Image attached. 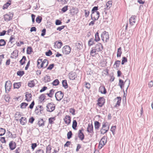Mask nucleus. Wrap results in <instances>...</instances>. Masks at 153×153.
<instances>
[{"label": "nucleus", "instance_id": "28", "mask_svg": "<svg viewBox=\"0 0 153 153\" xmlns=\"http://www.w3.org/2000/svg\"><path fill=\"white\" fill-rule=\"evenodd\" d=\"M95 50V49L94 48L90 52L91 55L92 56H94L95 54H97V52Z\"/></svg>", "mask_w": 153, "mask_h": 153}, {"label": "nucleus", "instance_id": "5", "mask_svg": "<svg viewBox=\"0 0 153 153\" xmlns=\"http://www.w3.org/2000/svg\"><path fill=\"white\" fill-rule=\"evenodd\" d=\"M100 16V13L98 11L93 12L92 13L91 19L92 20H97Z\"/></svg>", "mask_w": 153, "mask_h": 153}, {"label": "nucleus", "instance_id": "24", "mask_svg": "<svg viewBox=\"0 0 153 153\" xmlns=\"http://www.w3.org/2000/svg\"><path fill=\"white\" fill-rule=\"evenodd\" d=\"M62 45V43L61 41H56L55 43L54 46L58 48H60Z\"/></svg>", "mask_w": 153, "mask_h": 153}, {"label": "nucleus", "instance_id": "4", "mask_svg": "<svg viewBox=\"0 0 153 153\" xmlns=\"http://www.w3.org/2000/svg\"><path fill=\"white\" fill-rule=\"evenodd\" d=\"M126 82H128V85L126 88V90H127L130 84V80L129 79H127L125 80V82H124L121 79H119V85L120 86L121 89L123 87L124 84Z\"/></svg>", "mask_w": 153, "mask_h": 153}, {"label": "nucleus", "instance_id": "38", "mask_svg": "<svg viewBox=\"0 0 153 153\" xmlns=\"http://www.w3.org/2000/svg\"><path fill=\"white\" fill-rule=\"evenodd\" d=\"M5 132V130L2 128H0V136H2L4 135Z\"/></svg>", "mask_w": 153, "mask_h": 153}, {"label": "nucleus", "instance_id": "54", "mask_svg": "<svg viewBox=\"0 0 153 153\" xmlns=\"http://www.w3.org/2000/svg\"><path fill=\"white\" fill-rule=\"evenodd\" d=\"M127 58L125 57H123L121 62V64L122 65H123L125 63L127 62Z\"/></svg>", "mask_w": 153, "mask_h": 153}, {"label": "nucleus", "instance_id": "32", "mask_svg": "<svg viewBox=\"0 0 153 153\" xmlns=\"http://www.w3.org/2000/svg\"><path fill=\"white\" fill-rule=\"evenodd\" d=\"M77 126V123L76 120H74L73 122L72 127L74 130L76 129V127Z\"/></svg>", "mask_w": 153, "mask_h": 153}, {"label": "nucleus", "instance_id": "19", "mask_svg": "<svg viewBox=\"0 0 153 153\" xmlns=\"http://www.w3.org/2000/svg\"><path fill=\"white\" fill-rule=\"evenodd\" d=\"M48 64V60L45 59L42 62V63L41 64V67H42V68H45L47 66Z\"/></svg>", "mask_w": 153, "mask_h": 153}, {"label": "nucleus", "instance_id": "11", "mask_svg": "<svg viewBox=\"0 0 153 153\" xmlns=\"http://www.w3.org/2000/svg\"><path fill=\"white\" fill-rule=\"evenodd\" d=\"M13 14L12 13H9V14H6L4 15V19L6 21H9L12 19L13 17Z\"/></svg>", "mask_w": 153, "mask_h": 153}, {"label": "nucleus", "instance_id": "6", "mask_svg": "<svg viewBox=\"0 0 153 153\" xmlns=\"http://www.w3.org/2000/svg\"><path fill=\"white\" fill-rule=\"evenodd\" d=\"M63 94L61 91H59L55 94V97L56 100L58 101H60L63 97Z\"/></svg>", "mask_w": 153, "mask_h": 153}, {"label": "nucleus", "instance_id": "15", "mask_svg": "<svg viewBox=\"0 0 153 153\" xmlns=\"http://www.w3.org/2000/svg\"><path fill=\"white\" fill-rule=\"evenodd\" d=\"M69 78L71 80H73L75 78L77 77V75L76 73L74 72H71L68 74Z\"/></svg>", "mask_w": 153, "mask_h": 153}, {"label": "nucleus", "instance_id": "41", "mask_svg": "<svg viewBox=\"0 0 153 153\" xmlns=\"http://www.w3.org/2000/svg\"><path fill=\"white\" fill-rule=\"evenodd\" d=\"M59 83V81L58 79H56L52 83L53 85L54 86H56L58 85Z\"/></svg>", "mask_w": 153, "mask_h": 153}, {"label": "nucleus", "instance_id": "23", "mask_svg": "<svg viewBox=\"0 0 153 153\" xmlns=\"http://www.w3.org/2000/svg\"><path fill=\"white\" fill-rule=\"evenodd\" d=\"M99 91L101 94H105L106 93V89L105 87L101 86L100 87L99 89Z\"/></svg>", "mask_w": 153, "mask_h": 153}, {"label": "nucleus", "instance_id": "35", "mask_svg": "<svg viewBox=\"0 0 153 153\" xmlns=\"http://www.w3.org/2000/svg\"><path fill=\"white\" fill-rule=\"evenodd\" d=\"M77 48V49L80 50L82 48V42H79L76 44Z\"/></svg>", "mask_w": 153, "mask_h": 153}, {"label": "nucleus", "instance_id": "2", "mask_svg": "<svg viewBox=\"0 0 153 153\" xmlns=\"http://www.w3.org/2000/svg\"><path fill=\"white\" fill-rule=\"evenodd\" d=\"M107 142V137L105 136H103L102 138L99 142V148L100 149H101L106 144Z\"/></svg>", "mask_w": 153, "mask_h": 153}, {"label": "nucleus", "instance_id": "17", "mask_svg": "<svg viewBox=\"0 0 153 153\" xmlns=\"http://www.w3.org/2000/svg\"><path fill=\"white\" fill-rule=\"evenodd\" d=\"M87 131L90 133H93V128L92 124H89L87 128Z\"/></svg>", "mask_w": 153, "mask_h": 153}, {"label": "nucleus", "instance_id": "31", "mask_svg": "<svg viewBox=\"0 0 153 153\" xmlns=\"http://www.w3.org/2000/svg\"><path fill=\"white\" fill-rule=\"evenodd\" d=\"M122 53L121 47H120L118 49L117 53V57H120Z\"/></svg>", "mask_w": 153, "mask_h": 153}, {"label": "nucleus", "instance_id": "53", "mask_svg": "<svg viewBox=\"0 0 153 153\" xmlns=\"http://www.w3.org/2000/svg\"><path fill=\"white\" fill-rule=\"evenodd\" d=\"M17 74L18 75L21 76L24 74V71H19L17 72Z\"/></svg>", "mask_w": 153, "mask_h": 153}, {"label": "nucleus", "instance_id": "51", "mask_svg": "<svg viewBox=\"0 0 153 153\" xmlns=\"http://www.w3.org/2000/svg\"><path fill=\"white\" fill-rule=\"evenodd\" d=\"M45 82H48L50 81L51 79L50 76L47 75H46L44 77Z\"/></svg>", "mask_w": 153, "mask_h": 153}, {"label": "nucleus", "instance_id": "8", "mask_svg": "<svg viewBox=\"0 0 153 153\" xmlns=\"http://www.w3.org/2000/svg\"><path fill=\"white\" fill-rule=\"evenodd\" d=\"M12 86V84L11 82L10 81H7L6 82L5 87V91L7 92V91H9Z\"/></svg>", "mask_w": 153, "mask_h": 153}, {"label": "nucleus", "instance_id": "49", "mask_svg": "<svg viewBox=\"0 0 153 153\" xmlns=\"http://www.w3.org/2000/svg\"><path fill=\"white\" fill-rule=\"evenodd\" d=\"M72 135V131H69L68 133L67 134V138L68 139H70Z\"/></svg>", "mask_w": 153, "mask_h": 153}, {"label": "nucleus", "instance_id": "61", "mask_svg": "<svg viewBox=\"0 0 153 153\" xmlns=\"http://www.w3.org/2000/svg\"><path fill=\"white\" fill-rule=\"evenodd\" d=\"M62 22L59 20H56V21L55 24L56 25H61Z\"/></svg>", "mask_w": 153, "mask_h": 153}, {"label": "nucleus", "instance_id": "58", "mask_svg": "<svg viewBox=\"0 0 153 153\" xmlns=\"http://www.w3.org/2000/svg\"><path fill=\"white\" fill-rule=\"evenodd\" d=\"M69 112L70 113H71L73 115H74L75 114V110L74 108H70L69 110Z\"/></svg>", "mask_w": 153, "mask_h": 153}, {"label": "nucleus", "instance_id": "36", "mask_svg": "<svg viewBox=\"0 0 153 153\" xmlns=\"http://www.w3.org/2000/svg\"><path fill=\"white\" fill-rule=\"evenodd\" d=\"M62 84L63 86L65 88H66L68 87L67 81L66 80H62Z\"/></svg>", "mask_w": 153, "mask_h": 153}, {"label": "nucleus", "instance_id": "12", "mask_svg": "<svg viewBox=\"0 0 153 153\" xmlns=\"http://www.w3.org/2000/svg\"><path fill=\"white\" fill-rule=\"evenodd\" d=\"M105 102L104 98L102 97H100L98 100V105L100 107H102L104 104Z\"/></svg>", "mask_w": 153, "mask_h": 153}, {"label": "nucleus", "instance_id": "37", "mask_svg": "<svg viewBox=\"0 0 153 153\" xmlns=\"http://www.w3.org/2000/svg\"><path fill=\"white\" fill-rule=\"evenodd\" d=\"M100 40V38L99 36V33L98 32H97L95 34V40L96 42H98Z\"/></svg>", "mask_w": 153, "mask_h": 153}, {"label": "nucleus", "instance_id": "29", "mask_svg": "<svg viewBox=\"0 0 153 153\" xmlns=\"http://www.w3.org/2000/svg\"><path fill=\"white\" fill-rule=\"evenodd\" d=\"M94 40L93 38L90 39L89 40L88 43L89 46H90L94 44Z\"/></svg>", "mask_w": 153, "mask_h": 153}, {"label": "nucleus", "instance_id": "48", "mask_svg": "<svg viewBox=\"0 0 153 153\" xmlns=\"http://www.w3.org/2000/svg\"><path fill=\"white\" fill-rule=\"evenodd\" d=\"M42 20V18L40 16H38L36 19V21L38 23H40L41 22Z\"/></svg>", "mask_w": 153, "mask_h": 153}, {"label": "nucleus", "instance_id": "52", "mask_svg": "<svg viewBox=\"0 0 153 153\" xmlns=\"http://www.w3.org/2000/svg\"><path fill=\"white\" fill-rule=\"evenodd\" d=\"M14 40L15 38L13 37L12 36H11L10 37L8 43L12 44L13 42H14Z\"/></svg>", "mask_w": 153, "mask_h": 153}, {"label": "nucleus", "instance_id": "56", "mask_svg": "<svg viewBox=\"0 0 153 153\" xmlns=\"http://www.w3.org/2000/svg\"><path fill=\"white\" fill-rule=\"evenodd\" d=\"M54 93V90L53 89H52L50 91V92L49 93V95H50V97H52Z\"/></svg>", "mask_w": 153, "mask_h": 153}, {"label": "nucleus", "instance_id": "50", "mask_svg": "<svg viewBox=\"0 0 153 153\" xmlns=\"http://www.w3.org/2000/svg\"><path fill=\"white\" fill-rule=\"evenodd\" d=\"M55 119V117H51L49 119V123L50 124H52L53 123V121Z\"/></svg>", "mask_w": 153, "mask_h": 153}, {"label": "nucleus", "instance_id": "60", "mask_svg": "<svg viewBox=\"0 0 153 153\" xmlns=\"http://www.w3.org/2000/svg\"><path fill=\"white\" fill-rule=\"evenodd\" d=\"M98 7H96V6L94 7L92 9V13L93 12H95L96 11H97L98 9Z\"/></svg>", "mask_w": 153, "mask_h": 153}, {"label": "nucleus", "instance_id": "1", "mask_svg": "<svg viewBox=\"0 0 153 153\" xmlns=\"http://www.w3.org/2000/svg\"><path fill=\"white\" fill-rule=\"evenodd\" d=\"M102 40L105 42H107L109 39L108 33L106 31H104L101 34Z\"/></svg>", "mask_w": 153, "mask_h": 153}, {"label": "nucleus", "instance_id": "27", "mask_svg": "<svg viewBox=\"0 0 153 153\" xmlns=\"http://www.w3.org/2000/svg\"><path fill=\"white\" fill-rule=\"evenodd\" d=\"M100 126V124L97 121H95L94 122V127L96 129L98 130Z\"/></svg>", "mask_w": 153, "mask_h": 153}, {"label": "nucleus", "instance_id": "20", "mask_svg": "<svg viewBox=\"0 0 153 153\" xmlns=\"http://www.w3.org/2000/svg\"><path fill=\"white\" fill-rule=\"evenodd\" d=\"M32 95L31 94L26 92L25 95L26 100L27 101H30L32 99Z\"/></svg>", "mask_w": 153, "mask_h": 153}, {"label": "nucleus", "instance_id": "42", "mask_svg": "<svg viewBox=\"0 0 153 153\" xmlns=\"http://www.w3.org/2000/svg\"><path fill=\"white\" fill-rule=\"evenodd\" d=\"M6 44V42L5 40L3 39H1L0 40V46H4Z\"/></svg>", "mask_w": 153, "mask_h": 153}, {"label": "nucleus", "instance_id": "43", "mask_svg": "<svg viewBox=\"0 0 153 153\" xmlns=\"http://www.w3.org/2000/svg\"><path fill=\"white\" fill-rule=\"evenodd\" d=\"M42 62V59H38L37 60V66L38 68L40 69L42 68V67H41V65H40V63Z\"/></svg>", "mask_w": 153, "mask_h": 153}, {"label": "nucleus", "instance_id": "46", "mask_svg": "<svg viewBox=\"0 0 153 153\" xmlns=\"http://www.w3.org/2000/svg\"><path fill=\"white\" fill-rule=\"evenodd\" d=\"M45 96L44 94L41 95L39 97L40 100L41 102H42L45 99Z\"/></svg>", "mask_w": 153, "mask_h": 153}, {"label": "nucleus", "instance_id": "18", "mask_svg": "<svg viewBox=\"0 0 153 153\" xmlns=\"http://www.w3.org/2000/svg\"><path fill=\"white\" fill-rule=\"evenodd\" d=\"M115 102H116V107L119 106L120 105L121 101V98L120 97H117L114 99Z\"/></svg>", "mask_w": 153, "mask_h": 153}, {"label": "nucleus", "instance_id": "9", "mask_svg": "<svg viewBox=\"0 0 153 153\" xmlns=\"http://www.w3.org/2000/svg\"><path fill=\"white\" fill-rule=\"evenodd\" d=\"M94 48L97 52L102 51L103 49V47L102 45L100 43H98L96 45Z\"/></svg>", "mask_w": 153, "mask_h": 153}, {"label": "nucleus", "instance_id": "34", "mask_svg": "<svg viewBox=\"0 0 153 153\" xmlns=\"http://www.w3.org/2000/svg\"><path fill=\"white\" fill-rule=\"evenodd\" d=\"M112 1H109L106 4V6L108 9L109 8L112 6Z\"/></svg>", "mask_w": 153, "mask_h": 153}, {"label": "nucleus", "instance_id": "13", "mask_svg": "<svg viewBox=\"0 0 153 153\" xmlns=\"http://www.w3.org/2000/svg\"><path fill=\"white\" fill-rule=\"evenodd\" d=\"M136 16H132L129 19L130 24L131 25H133L136 23Z\"/></svg>", "mask_w": 153, "mask_h": 153}, {"label": "nucleus", "instance_id": "44", "mask_svg": "<svg viewBox=\"0 0 153 153\" xmlns=\"http://www.w3.org/2000/svg\"><path fill=\"white\" fill-rule=\"evenodd\" d=\"M51 146L49 145L46 147V153H50L51 152Z\"/></svg>", "mask_w": 153, "mask_h": 153}, {"label": "nucleus", "instance_id": "63", "mask_svg": "<svg viewBox=\"0 0 153 153\" xmlns=\"http://www.w3.org/2000/svg\"><path fill=\"white\" fill-rule=\"evenodd\" d=\"M65 27V26L64 25H62L60 27H59L57 28V30H59V31H60L62 30Z\"/></svg>", "mask_w": 153, "mask_h": 153}, {"label": "nucleus", "instance_id": "59", "mask_svg": "<svg viewBox=\"0 0 153 153\" xmlns=\"http://www.w3.org/2000/svg\"><path fill=\"white\" fill-rule=\"evenodd\" d=\"M116 128V127L115 126H112L111 128V131L112 132L113 134H114V133Z\"/></svg>", "mask_w": 153, "mask_h": 153}, {"label": "nucleus", "instance_id": "33", "mask_svg": "<svg viewBox=\"0 0 153 153\" xmlns=\"http://www.w3.org/2000/svg\"><path fill=\"white\" fill-rule=\"evenodd\" d=\"M26 59V57L25 56H23L22 59L19 61L21 65H23L25 63Z\"/></svg>", "mask_w": 153, "mask_h": 153}, {"label": "nucleus", "instance_id": "10", "mask_svg": "<svg viewBox=\"0 0 153 153\" xmlns=\"http://www.w3.org/2000/svg\"><path fill=\"white\" fill-rule=\"evenodd\" d=\"M106 126L105 124H103L102 129H101L100 132L101 134H104L106 133L109 130V127H106Z\"/></svg>", "mask_w": 153, "mask_h": 153}, {"label": "nucleus", "instance_id": "57", "mask_svg": "<svg viewBox=\"0 0 153 153\" xmlns=\"http://www.w3.org/2000/svg\"><path fill=\"white\" fill-rule=\"evenodd\" d=\"M52 52L50 50H49L48 52L45 53V55L47 56H49L51 55Z\"/></svg>", "mask_w": 153, "mask_h": 153}, {"label": "nucleus", "instance_id": "62", "mask_svg": "<svg viewBox=\"0 0 153 153\" xmlns=\"http://www.w3.org/2000/svg\"><path fill=\"white\" fill-rule=\"evenodd\" d=\"M54 65L53 64H51L47 68V69L50 70H51L53 67Z\"/></svg>", "mask_w": 153, "mask_h": 153}, {"label": "nucleus", "instance_id": "14", "mask_svg": "<svg viewBox=\"0 0 153 153\" xmlns=\"http://www.w3.org/2000/svg\"><path fill=\"white\" fill-rule=\"evenodd\" d=\"M64 121L66 124L69 125L71 122V118L68 115H66L64 119Z\"/></svg>", "mask_w": 153, "mask_h": 153}, {"label": "nucleus", "instance_id": "3", "mask_svg": "<svg viewBox=\"0 0 153 153\" xmlns=\"http://www.w3.org/2000/svg\"><path fill=\"white\" fill-rule=\"evenodd\" d=\"M46 108L48 111L52 112L55 110V105L53 102H51L48 103L46 106Z\"/></svg>", "mask_w": 153, "mask_h": 153}, {"label": "nucleus", "instance_id": "22", "mask_svg": "<svg viewBox=\"0 0 153 153\" xmlns=\"http://www.w3.org/2000/svg\"><path fill=\"white\" fill-rule=\"evenodd\" d=\"M20 122L22 125H25L27 123L26 118L25 117H21L20 119Z\"/></svg>", "mask_w": 153, "mask_h": 153}, {"label": "nucleus", "instance_id": "64", "mask_svg": "<svg viewBox=\"0 0 153 153\" xmlns=\"http://www.w3.org/2000/svg\"><path fill=\"white\" fill-rule=\"evenodd\" d=\"M148 85L149 88H151L153 86V82L152 81H151L149 83Z\"/></svg>", "mask_w": 153, "mask_h": 153}, {"label": "nucleus", "instance_id": "30", "mask_svg": "<svg viewBox=\"0 0 153 153\" xmlns=\"http://www.w3.org/2000/svg\"><path fill=\"white\" fill-rule=\"evenodd\" d=\"M13 85L14 88L18 89L21 86V83L20 82L15 83Z\"/></svg>", "mask_w": 153, "mask_h": 153}, {"label": "nucleus", "instance_id": "55", "mask_svg": "<svg viewBox=\"0 0 153 153\" xmlns=\"http://www.w3.org/2000/svg\"><path fill=\"white\" fill-rule=\"evenodd\" d=\"M84 11L85 12V17H87L88 16L90 12L89 10H84Z\"/></svg>", "mask_w": 153, "mask_h": 153}, {"label": "nucleus", "instance_id": "47", "mask_svg": "<svg viewBox=\"0 0 153 153\" xmlns=\"http://www.w3.org/2000/svg\"><path fill=\"white\" fill-rule=\"evenodd\" d=\"M120 61L119 60L117 61L114 64V66L116 68H117L120 65Z\"/></svg>", "mask_w": 153, "mask_h": 153}, {"label": "nucleus", "instance_id": "7", "mask_svg": "<svg viewBox=\"0 0 153 153\" xmlns=\"http://www.w3.org/2000/svg\"><path fill=\"white\" fill-rule=\"evenodd\" d=\"M71 51V49L70 47L68 45L65 46L63 47L62 49V51L65 54H69Z\"/></svg>", "mask_w": 153, "mask_h": 153}, {"label": "nucleus", "instance_id": "40", "mask_svg": "<svg viewBox=\"0 0 153 153\" xmlns=\"http://www.w3.org/2000/svg\"><path fill=\"white\" fill-rule=\"evenodd\" d=\"M41 110H41L40 109H39L38 108H37V107H36L35 108V112L37 114H40L41 113Z\"/></svg>", "mask_w": 153, "mask_h": 153}, {"label": "nucleus", "instance_id": "45", "mask_svg": "<svg viewBox=\"0 0 153 153\" xmlns=\"http://www.w3.org/2000/svg\"><path fill=\"white\" fill-rule=\"evenodd\" d=\"M27 105V103L25 102H23L21 104V108H25Z\"/></svg>", "mask_w": 153, "mask_h": 153}, {"label": "nucleus", "instance_id": "25", "mask_svg": "<svg viewBox=\"0 0 153 153\" xmlns=\"http://www.w3.org/2000/svg\"><path fill=\"white\" fill-rule=\"evenodd\" d=\"M78 137L81 140H82L84 138V135L82 132V130H80L79 131Z\"/></svg>", "mask_w": 153, "mask_h": 153}, {"label": "nucleus", "instance_id": "16", "mask_svg": "<svg viewBox=\"0 0 153 153\" xmlns=\"http://www.w3.org/2000/svg\"><path fill=\"white\" fill-rule=\"evenodd\" d=\"M36 79H34L29 81L28 83V86L30 88L34 87L35 85V82H36Z\"/></svg>", "mask_w": 153, "mask_h": 153}, {"label": "nucleus", "instance_id": "39", "mask_svg": "<svg viewBox=\"0 0 153 153\" xmlns=\"http://www.w3.org/2000/svg\"><path fill=\"white\" fill-rule=\"evenodd\" d=\"M32 48L30 47H27V54H30L32 52Z\"/></svg>", "mask_w": 153, "mask_h": 153}, {"label": "nucleus", "instance_id": "21", "mask_svg": "<svg viewBox=\"0 0 153 153\" xmlns=\"http://www.w3.org/2000/svg\"><path fill=\"white\" fill-rule=\"evenodd\" d=\"M9 146L11 150H13L16 147V144L14 142L11 141L9 144Z\"/></svg>", "mask_w": 153, "mask_h": 153}, {"label": "nucleus", "instance_id": "26", "mask_svg": "<svg viewBox=\"0 0 153 153\" xmlns=\"http://www.w3.org/2000/svg\"><path fill=\"white\" fill-rule=\"evenodd\" d=\"M38 124L39 127L43 126L45 125L44 121L42 119H40L38 122Z\"/></svg>", "mask_w": 153, "mask_h": 153}]
</instances>
